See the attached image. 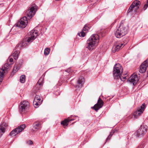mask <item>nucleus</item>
<instances>
[{"label":"nucleus","instance_id":"nucleus-19","mask_svg":"<svg viewBox=\"0 0 148 148\" xmlns=\"http://www.w3.org/2000/svg\"><path fill=\"white\" fill-rule=\"evenodd\" d=\"M8 125L5 122H3L0 125V130H5L8 129Z\"/></svg>","mask_w":148,"mask_h":148},{"label":"nucleus","instance_id":"nucleus-39","mask_svg":"<svg viewBox=\"0 0 148 148\" xmlns=\"http://www.w3.org/2000/svg\"><path fill=\"white\" fill-rule=\"evenodd\" d=\"M39 85H41V83H39Z\"/></svg>","mask_w":148,"mask_h":148},{"label":"nucleus","instance_id":"nucleus-33","mask_svg":"<svg viewBox=\"0 0 148 148\" xmlns=\"http://www.w3.org/2000/svg\"><path fill=\"white\" fill-rule=\"evenodd\" d=\"M11 64H12V63L9 64V62H7L5 63L4 65V67L5 68H7V67H8V66L10 65Z\"/></svg>","mask_w":148,"mask_h":148},{"label":"nucleus","instance_id":"nucleus-4","mask_svg":"<svg viewBox=\"0 0 148 148\" xmlns=\"http://www.w3.org/2000/svg\"><path fill=\"white\" fill-rule=\"evenodd\" d=\"M122 72L123 68L121 65L119 64H115L114 66L113 70L114 79L115 80H122L121 75Z\"/></svg>","mask_w":148,"mask_h":148},{"label":"nucleus","instance_id":"nucleus-36","mask_svg":"<svg viewBox=\"0 0 148 148\" xmlns=\"http://www.w3.org/2000/svg\"><path fill=\"white\" fill-rule=\"evenodd\" d=\"M9 61L10 62V63H12L13 61V58H9Z\"/></svg>","mask_w":148,"mask_h":148},{"label":"nucleus","instance_id":"nucleus-10","mask_svg":"<svg viewBox=\"0 0 148 148\" xmlns=\"http://www.w3.org/2000/svg\"><path fill=\"white\" fill-rule=\"evenodd\" d=\"M148 66V59L145 61L140 65L139 70V72L142 73H144Z\"/></svg>","mask_w":148,"mask_h":148},{"label":"nucleus","instance_id":"nucleus-25","mask_svg":"<svg viewBox=\"0 0 148 148\" xmlns=\"http://www.w3.org/2000/svg\"><path fill=\"white\" fill-rule=\"evenodd\" d=\"M25 75H22L20 77V80L22 83H24L25 82Z\"/></svg>","mask_w":148,"mask_h":148},{"label":"nucleus","instance_id":"nucleus-38","mask_svg":"<svg viewBox=\"0 0 148 148\" xmlns=\"http://www.w3.org/2000/svg\"><path fill=\"white\" fill-rule=\"evenodd\" d=\"M42 79L41 78L38 80V82H39L40 81H41L42 80Z\"/></svg>","mask_w":148,"mask_h":148},{"label":"nucleus","instance_id":"nucleus-26","mask_svg":"<svg viewBox=\"0 0 148 148\" xmlns=\"http://www.w3.org/2000/svg\"><path fill=\"white\" fill-rule=\"evenodd\" d=\"M50 50L49 48H46L44 51V54L46 56H47L48 55L49 53V52L50 51Z\"/></svg>","mask_w":148,"mask_h":148},{"label":"nucleus","instance_id":"nucleus-32","mask_svg":"<svg viewBox=\"0 0 148 148\" xmlns=\"http://www.w3.org/2000/svg\"><path fill=\"white\" fill-rule=\"evenodd\" d=\"M27 143L28 145H32L33 144V142L31 140H28L27 142Z\"/></svg>","mask_w":148,"mask_h":148},{"label":"nucleus","instance_id":"nucleus-17","mask_svg":"<svg viewBox=\"0 0 148 148\" xmlns=\"http://www.w3.org/2000/svg\"><path fill=\"white\" fill-rule=\"evenodd\" d=\"M124 45H123V43H121L116 45L115 47L114 51L113 50L112 51L113 52H115L116 51H118L120 49L121 47H123Z\"/></svg>","mask_w":148,"mask_h":148},{"label":"nucleus","instance_id":"nucleus-34","mask_svg":"<svg viewBox=\"0 0 148 148\" xmlns=\"http://www.w3.org/2000/svg\"><path fill=\"white\" fill-rule=\"evenodd\" d=\"M5 132V130H0V137Z\"/></svg>","mask_w":148,"mask_h":148},{"label":"nucleus","instance_id":"nucleus-35","mask_svg":"<svg viewBox=\"0 0 148 148\" xmlns=\"http://www.w3.org/2000/svg\"><path fill=\"white\" fill-rule=\"evenodd\" d=\"M121 77H122V80H118L119 81H124V80H124L126 79V77L123 76H121Z\"/></svg>","mask_w":148,"mask_h":148},{"label":"nucleus","instance_id":"nucleus-27","mask_svg":"<svg viewBox=\"0 0 148 148\" xmlns=\"http://www.w3.org/2000/svg\"><path fill=\"white\" fill-rule=\"evenodd\" d=\"M74 120V119H71L69 117L67 119H65V126L68 125V123L69 122L71 121H73Z\"/></svg>","mask_w":148,"mask_h":148},{"label":"nucleus","instance_id":"nucleus-14","mask_svg":"<svg viewBox=\"0 0 148 148\" xmlns=\"http://www.w3.org/2000/svg\"><path fill=\"white\" fill-rule=\"evenodd\" d=\"M84 80V78L83 77H80L77 81V84L75 85V87L78 88H81L82 86Z\"/></svg>","mask_w":148,"mask_h":148},{"label":"nucleus","instance_id":"nucleus-13","mask_svg":"<svg viewBox=\"0 0 148 148\" xmlns=\"http://www.w3.org/2000/svg\"><path fill=\"white\" fill-rule=\"evenodd\" d=\"M89 29V27L86 25H85L81 32L80 33H78V35L80 37H84L85 36L86 33L88 32Z\"/></svg>","mask_w":148,"mask_h":148},{"label":"nucleus","instance_id":"nucleus-2","mask_svg":"<svg viewBox=\"0 0 148 148\" xmlns=\"http://www.w3.org/2000/svg\"><path fill=\"white\" fill-rule=\"evenodd\" d=\"M99 41V39L97 35H92L87 41L86 48L89 50H92L97 46Z\"/></svg>","mask_w":148,"mask_h":148},{"label":"nucleus","instance_id":"nucleus-15","mask_svg":"<svg viewBox=\"0 0 148 148\" xmlns=\"http://www.w3.org/2000/svg\"><path fill=\"white\" fill-rule=\"evenodd\" d=\"M147 130H137L135 133V134L136 135L137 137H141L143 136L144 134L147 132Z\"/></svg>","mask_w":148,"mask_h":148},{"label":"nucleus","instance_id":"nucleus-21","mask_svg":"<svg viewBox=\"0 0 148 148\" xmlns=\"http://www.w3.org/2000/svg\"><path fill=\"white\" fill-rule=\"evenodd\" d=\"M16 50V51L14 52L13 55L14 58L15 60L17 59L18 56V54L19 53V51Z\"/></svg>","mask_w":148,"mask_h":148},{"label":"nucleus","instance_id":"nucleus-23","mask_svg":"<svg viewBox=\"0 0 148 148\" xmlns=\"http://www.w3.org/2000/svg\"><path fill=\"white\" fill-rule=\"evenodd\" d=\"M116 132H117V130H112V131L110 132L109 136L106 138V142L108 140H109L113 134Z\"/></svg>","mask_w":148,"mask_h":148},{"label":"nucleus","instance_id":"nucleus-6","mask_svg":"<svg viewBox=\"0 0 148 148\" xmlns=\"http://www.w3.org/2000/svg\"><path fill=\"white\" fill-rule=\"evenodd\" d=\"M140 3V1L139 0H136L134 1L129 7L127 11V12L129 13L132 12L133 9L134 8H135V12H136L137 10L138 9Z\"/></svg>","mask_w":148,"mask_h":148},{"label":"nucleus","instance_id":"nucleus-28","mask_svg":"<svg viewBox=\"0 0 148 148\" xmlns=\"http://www.w3.org/2000/svg\"><path fill=\"white\" fill-rule=\"evenodd\" d=\"M26 42V40L25 39H23L22 41L20 42L21 45H22V47L23 48L25 47L27 45Z\"/></svg>","mask_w":148,"mask_h":148},{"label":"nucleus","instance_id":"nucleus-16","mask_svg":"<svg viewBox=\"0 0 148 148\" xmlns=\"http://www.w3.org/2000/svg\"><path fill=\"white\" fill-rule=\"evenodd\" d=\"M21 65V64L20 63H16L13 68L12 72L13 73H16L19 69Z\"/></svg>","mask_w":148,"mask_h":148},{"label":"nucleus","instance_id":"nucleus-31","mask_svg":"<svg viewBox=\"0 0 148 148\" xmlns=\"http://www.w3.org/2000/svg\"><path fill=\"white\" fill-rule=\"evenodd\" d=\"M148 7V0L147 1V3L146 4H145L144 5V7H143V9L144 10H146L147 7Z\"/></svg>","mask_w":148,"mask_h":148},{"label":"nucleus","instance_id":"nucleus-11","mask_svg":"<svg viewBox=\"0 0 148 148\" xmlns=\"http://www.w3.org/2000/svg\"><path fill=\"white\" fill-rule=\"evenodd\" d=\"M103 105V102L102 99L99 97L97 103L93 107V109L97 111L100 108L102 107Z\"/></svg>","mask_w":148,"mask_h":148},{"label":"nucleus","instance_id":"nucleus-8","mask_svg":"<svg viewBox=\"0 0 148 148\" xmlns=\"http://www.w3.org/2000/svg\"><path fill=\"white\" fill-rule=\"evenodd\" d=\"M28 36L27 42H32L37 36V32L34 30H32L28 33Z\"/></svg>","mask_w":148,"mask_h":148},{"label":"nucleus","instance_id":"nucleus-1","mask_svg":"<svg viewBox=\"0 0 148 148\" xmlns=\"http://www.w3.org/2000/svg\"><path fill=\"white\" fill-rule=\"evenodd\" d=\"M38 9V7L35 4L31 5L26 12L27 17L24 16L17 23L16 26L21 28L25 27L27 23V19H30L35 15Z\"/></svg>","mask_w":148,"mask_h":148},{"label":"nucleus","instance_id":"nucleus-5","mask_svg":"<svg viewBox=\"0 0 148 148\" xmlns=\"http://www.w3.org/2000/svg\"><path fill=\"white\" fill-rule=\"evenodd\" d=\"M146 108L145 103H143L142 106L139 107L137 110L135 111L133 114V116L134 118L137 119L138 117L142 114Z\"/></svg>","mask_w":148,"mask_h":148},{"label":"nucleus","instance_id":"nucleus-30","mask_svg":"<svg viewBox=\"0 0 148 148\" xmlns=\"http://www.w3.org/2000/svg\"><path fill=\"white\" fill-rule=\"evenodd\" d=\"M148 127L147 126L144 125H143L140 126V128L139 130H147Z\"/></svg>","mask_w":148,"mask_h":148},{"label":"nucleus","instance_id":"nucleus-9","mask_svg":"<svg viewBox=\"0 0 148 148\" xmlns=\"http://www.w3.org/2000/svg\"><path fill=\"white\" fill-rule=\"evenodd\" d=\"M42 97L38 95H36L34 98L33 102V105L36 108L38 107V106L41 103L42 100H41Z\"/></svg>","mask_w":148,"mask_h":148},{"label":"nucleus","instance_id":"nucleus-29","mask_svg":"<svg viewBox=\"0 0 148 148\" xmlns=\"http://www.w3.org/2000/svg\"><path fill=\"white\" fill-rule=\"evenodd\" d=\"M71 73V70L70 68L67 69L65 70V76H69Z\"/></svg>","mask_w":148,"mask_h":148},{"label":"nucleus","instance_id":"nucleus-12","mask_svg":"<svg viewBox=\"0 0 148 148\" xmlns=\"http://www.w3.org/2000/svg\"><path fill=\"white\" fill-rule=\"evenodd\" d=\"M138 80V79L137 75L135 74H132L128 79V81L131 82L134 85L136 84Z\"/></svg>","mask_w":148,"mask_h":148},{"label":"nucleus","instance_id":"nucleus-20","mask_svg":"<svg viewBox=\"0 0 148 148\" xmlns=\"http://www.w3.org/2000/svg\"><path fill=\"white\" fill-rule=\"evenodd\" d=\"M34 128L37 130L41 129V125L38 122H35L33 124Z\"/></svg>","mask_w":148,"mask_h":148},{"label":"nucleus","instance_id":"nucleus-37","mask_svg":"<svg viewBox=\"0 0 148 148\" xmlns=\"http://www.w3.org/2000/svg\"><path fill=\"white\" fill-rule=\"evenodd\" d=\"M61 124L63 126L65 125V119L61 122Z\"/></svg>","mask_w":148,"mask_h":148},{"label":"nucleus","instance_id":"nucleus-3","mask_svg":"<svg viewBox=\"0 0 148 148\" xmlns=\"http://www.w3.org/2000/svg\"><path fill=\"white\" fill-rule=\"evenodd\" d=\"M128 29V26L127 25L120 24L119 27L114 32L115 36L118 38H121L127 34Z\"/></svg>","mask_w":148,"mask_h":148},{"label":"nucleus","instance_id":"nucleus-24","mask_svg":"<svg viewBox=\"0 0 148 148\" xmlns=\"http://www.w3.org/2000/svg\"><path fill=\"white\" fill-rule=\"evenodd\" d=\"M22 48H23L22 47V45H21V44L20 42L16 45L15 49V50L19 51V50L21 49Z\"/></svg>","mask_w":148,"mask_h":148},{"label":"nucleus","instance_id":"nucleus-7","mask_svg":"<svg viewBox=\"0 0 148 148\" xmlns=\"http://www.w3.org/2000/svg\"><path fill=\"white\" fill-rule=\"evenodd\" d=\"M29 103L26 101H23L21 102L19 106V111L20 113L25 112L29 107Z\"/></svg>","mask_w":148,"mask_h":148},{"label":"nucleus","instance_id":"nucleus-22","mask_svg":"<svg viewBox=\"0 0 148 148\" xmlns=\"http://www.w3.org/2000/svg\"><path fill=\"white\" fill-rule=\"evenodd\" d=\"M25 125L22 124L18 126L14 130H24V129L25 128Z\"/></svg>","mask_w":148,"mask_h":148},{"label":"nucleus","instance_id":"nucleus-18","mask_svg":"<svg viewBox=\"0 0 148 148\" xmlns=\"http://www.w3.org/2000/svg\"><path fill=\"white\" fill-rule=\"evenodd\" d=\"M23 130H18L17 131V130H12V131L10 133L9 135L12 136H16L18 133L21 132Z\"/></svg>","mask_w":148,"mask_h":148}]
</instances>
